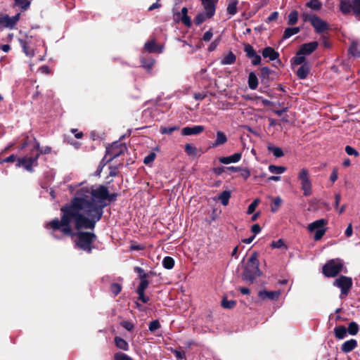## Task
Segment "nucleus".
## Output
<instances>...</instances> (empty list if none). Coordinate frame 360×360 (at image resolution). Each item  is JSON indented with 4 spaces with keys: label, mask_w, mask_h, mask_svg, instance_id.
Wrapping results in <instances>:
<instances>
[{
    "label": "nucleus",
    "mask_w": 360,
    "mask_h": 360,
    "mask_svg": "<svg viewBox=\"0 0 360 360\" xmlns=\"http://www.w3.org/2000/svg\"><path fill=\"white\" fill-rule=\"evenodd\" d=\"M82 187L77 191L70 205L61 208L60 220L54 219L48 222L45 227L51 229L52 236L58 238L54 233L57 230L65 236H75L77 248L90 253L96 235L89 232H72V224L76 229H94L96 222L102 217L103 209L107 205L109 197L108 190L104 186H89L82 182Z\"/></svg>",
    "instance_id": "1"
},
{
    "label": "nucleus",
    "mask_w": 360,
    "mask_h": 360,
    "mask_svg": "<svg viewBox=\"0 0 360 360\" xmlns=\"http://www.w3.org/2000/svg\"><path fill=\"white\" fill-rule=\"evenodd\" d=\"M51 151L49 146H46L40 148L39 143L36 141L31 150L30 155H26L22 158L18 159L17 167H22L25 169L30 172H33V167L37 165V160L40 154H49Z\"/></svg>",
    "instance_id": "2"
},
{
    "label": "nucleus",
    "mask_w": 360,
    "mask_h": 360,
    "mask_svg": "<svg viewBox=\"0 0 360 360\" xmlns=\"http://www.w3.org/2000/svg\"><path fill=\"white\" fill-rule=\"evenodd\" d=\"M257 256V253L255 252L250 256L242 274L243 279L250 283H252L262 274V271L259 269V262Z\"/></svg>",
    "instance_id": "3"
},
{
    "label": "nucleus",
    "mask_w": 360,
    "mask_h": 360,
    "mask_svg": "<svg viewBox=\"0 0 360 360\" xmlns=\"http://www.w3.org/2000/svg\"><path fill=\"white\" fill-rule=\"evenodd\" d=\"M304 22H309L318 34H321L329 29L328 23L315 14L304 13L302 15Z\"/></svg>",
    "instance_id": "4"
},
{
    "label": "nucleus",
    "mask_w": 360,
    "mask_h": 360,
    "mask_svg": "<svg viewBox=\"0 0 360 360\" xmlns=\"http://www.w3.org/2000/svg\"><path fill=\"white\" fill-rule=\"evenodd\" d=\"M297 179L304 196H309L312 193V184L309 179V171L306 168L300 169L297 174Z\"/></svg>",
    "instance_id": "5"
},
{
    "label": "nucleus",
    "mask_w": 360,
    "mask_h": 360,
    "mask_svg": "<svg viewBox=\"0 0 360 360\" xmlns=\"http://www.w3.org/2000/svg\"><path fill=\"white\" fill-rule=\"evenodd\" d=\"M326 225L327 221L324 219H320L309 224L307 226V230L311 233L315 231L314 239L316 241H318L320 240L325 235L326 231Z\"/></svg>",
    "instance_id": "6"
},
{
    "label": "nucleus",
    "mask_w": 360,
    "mask_h": 360,
    "mask_svg": "<svg viewBox=\"0 0 360 360\" xmlns=\"http://www.w3.org/2000/svg\"><path fill=\"white\" fill-rule=\"evenodd\" d=\"M342 266L340 259H331L323 266V273L327 277H334L341 271Z\"/></svg>",
    "instance_id": "7"
},
{
    "label": "nucleus",
    "mask_w": 360,
    "mask_h": 360,
    "mask_svg": "<svg viewBox=\"0 0 360 360\" xmlns=\"http://www.w3.org/2000/svg\"><path fill=\"white\" fill-rule=\"evenodd\" d=\"M333 285L340 289L341 293L340 297V298H344L347 296L352 286V280L350 277L340 276L334 281Z\"/></svg>",
    "instance_id": "8"
},
{
    "label": "nucleus",
    "mask_w": 360,
    "mask_h": 360,
    "mask_svg": "<svg viewBox=\"0 0 360 360\" xmlns=\"http://www.w3.org/2000/svg\"><path fill=\"white\" fill-rule=\"evenodd\" d=\"M19 19L20 13L12 17H9L8 15L0 16V24L6 27L12 29L14 27Z\"/></svg>",
    "instance_id": "9"
},
{
    "label": "nucleus",
    "mask_w": 360,
    "mask_h": 360,
    "mask_svg": "<svg viewBox=\"0 0 360 360\" xmlns=\"http://www.w3.org/2000/svg\"><path fill=\"white\" fill-rule=\"evenodd\" d=\"M144 49L149 53H161L164 51V46L157 44L155 40H148L145 43Z\"/></svg>",
    "instance_id": "10"
},
{
    "label": "nucleus",
    "mask_w": 360,
    "mask_h": 360,
    "mask_svg": "<svg viewBox=\"0 0 360 360\" xmlns=\"http://www.w3.org/2000/svg\"><path fill=\"white\" fill-rule=\"evenodd\" d=\"M205 130L202 125H195L193 127H186L181 130V134L184 136L198 135Z\"/></svg>",
    "instance_id": "11"
},
{
    "label": "nucleus",
    "mask_w": 360,
    "mask_h": 360,
    "mask_svg": "<svg viewBox=\"0 0 360 360\" xmlns=\"http://www.w3.org/2000/svg\"><path fill=\"white\" fill-rule=\"evenodd\" d=\"M281 290L276 291H266V290H261L258 293V296L263 300H276L281 295Z\"/></svg>",
    "instance_id": "12"
},
{
    "label": "nucleus",
    "mask_w": 360,
    "mask_h": 360,
    "mask_svg": "<svg viewBox=\"0 0 360 360\" xmlns=\"http://www.w3.org/2000/svg\"><path fill=\"white\" fill-rule=\"evenodd\" d=\"M318 46L319 44L317 41H311L302 45L299 51H301V53L307 56L314 52L317 49Z\"/></svg>",
    "instance_id": "13"
},
{
    "label": "nucleus",
    "mask_w": 360,
    "mask_h": 360,
    "mask_svg": "<svg viewBox=\"0 0 360 360\" xmlns=\"http://www.w3.org/2000/svg\"><path fill=\"white\" fill-rule=\"evenodd\" d=\"M203 6L204 12L208 13L209 15L214 16L215 14L216 7L214 0H200Z\"/></svg>",
    "instance_id": "14"
},
{
    "label": "nucleus",
    "mask_w": 360,
    "mask_h": 360,
    "mask_svg": "<svg viewBox=\"0 0 360 360\" xmlns=\"http://www.w3.org/2000/svg\"><path fill=\"white\" fill-rule=\"evenodd\" d=\"M262 56L264 58H269L270 60H275L278 58L279 53L276 51L272 47L267 46L262 51Z\"/></svg>",
    "instance_id": "15"
},
{
    "label": "nucleus",
    "mask_w": 360,
    "mask_h": 360,
    "mask_svg": "<svg viewBox=\"0 0 360 360\" xmlns=\"http://www.w3.org/2000/svg\"><path fill=\"white\" fill-rule=\"evenodd\" d=\"M241 157L242 154L240 153H236L230 156L220 158L219 162L225 165L236 163L241 159Z\"/></svg>",
    "instance_id": "16"
},
{
    "label": "nucleus",
    "mask_w": 360,
    "mask_h": 360,
    "mask_svg": "<svg viewBox=\"0 0 360 360\" xmlns=\"http://www.w3.org/2000/svg\"><path fill=\"white\" fill-rule=\"evenodd\" d=\"M117 146L118 144L115 143L110 148L107 149V153L110 155L109 160L116 158L122 153L124 147L122 146V144H119L120 148L117 149L116 147Z\"/></svg>",
    "instance_id": "17"
},
{
    "label": "nucleus",
    "mask_w": 360,
    "mask_h": 360,
    "mask_svg": "<svg viewBox=\"0 0 360 360\" xmlns=\"http://www.w3.org/2000/svg\"><path fill=\"white\" fill-rule=\"evenodd\" d=\"M357 346V341L354 339H350L345 341L341 346V350L344 353H349L355 349Z\"/></svg>",
    "instance_id": "18"
},
{
    "label": "nucleus",
    "mask_w": 360,
    "mask_h": 360,
    "mask_svg": "<svg viewBox=\"0 0 360 360\" xmlns=\"http://www.w3.org/2000/svg\"><path fill=\"white\" fill-rule=\"evenodd\" d=\"M227 141V137L226 134L221 131H217L216 134V139L214 143H212V147L215 148L219 146L224 144Z\"/></svg>",
    "instance_id": "19"
},
{
    "label": "nucleus",
    "mask_w": 360,
    "mask_h": 360,
    "mask_svg": "<svg viewBox=\"0 0 360 360\" xmlns=\"http://www.w3.org/2000/svg\"><path fill=\"white\" fill-rule=\"evenodd\" d=\"M352 2H351L349 0H340V10L343 14L347 15L350 13L351 11L352 10Z\"/></svg>",
    "instance_id": "20"
},
{
    "label": "nucleus",
    "mask_w": 360,
    "mask_h": 360,
    "mask_svg": "<svg viewBox=\"0 0 360 360\" xmlns=\"http://www.w3.org/2000/svg\"><path fill=\"white\" fill-rule=\"evenodd\" d=\"M18 41L25 55L29 57H32L34 56V51L28 46L27 39H19Z\"/></svg>",
    "instance_id": "21"
},
{
    "label": "nucleus",
    "mask_w": 360,
    "mask_h": 360,
    "mask_svg": "<svg viewBox=\"0 0 360 360\" xmlns=\"http://www.w3.org/2000/svg\"><path fill=\"white\" fill-rule=\"evenodd\" d=\"M334 333L336 338L344 339L347 335V328L343 326H339L334 328Z\"/></svg>",
    "instance_id": "22"
},
{
    "label": "nucleus",
    "mask_w": 360,
    "mask_h": 360,
    "mask_svg": "<svg viewBox=\"0 0 360 360\" xmlns=\"http://www.w3.org/2000/svg\"><path fill=\"white\" fill-rule=\"evenodd\" d=\"M300 31V27H288L285 30L284 33L283 34V39H287L290 37L299 33Z\"/></svg>",
    "instance_id": "23"
},
{
    "label": "nucleus",
    "mask_w": 360,
    "mask_h": 360,
    "mask_svg": "<svg viewBox=\"0 0 360 360\" xmlns=\"http://www.w3.org/2000/svg\"><path fill=\"white\" fill-rule=\"evenodd\" d=\"M349 53L355 58L360 57V46L356 41H352L349 48Z\"/></svg>",
    "instance_id": "24"
},
{
    "label": "nucleus",
    "mask_w": 360,
    "mask_h": 360,
    "mask_svg": "<svg viewBox=\"0 0 360 360\" xmlns=\"http://www.w3.org/2000/svg\"><path fill=\"white\" fill-rule=\"evenodd\" d=\"M142 67L147 71H150L153 66L154 65L155 60L153 58H143L141 60Z\"/></svg>",
    "instance_id": "25"
},
{
    "label": "nucleus",
    "mask_w": 360,
    "mask_h": 360,
    "mask_svg": "<svg viewBox=\"0 0 360 360\" xmlns=\"http://www.w3.org/2000/svg\"><path fill=\"white\" fill-rule=\"evenodd\" d=\"M309 72V68L308 65L304 64L301 65L297 71V77L301 79H305Z\"/></svg>",
    "instance_id": "26"
},
{
    "label": "nucleus",
    "mask_w": 360,
    "mask_h": 360,
    "mask_svg": "<svg viewBox=\"0 0 360 360\" xmlns=\"http://www.w3.org/2000/svg\"><path fill=\"white\" fill-rule=\"evenodd\" d=\"M236 59V56L231 51L223 57L221 60V64L224 65H231L235 63Z\"/></svg>",
    "instance_id": "27"
},
{
    "label": "nucleus",
    "mask_w": 360,
    "mask_h": 360,
    "mask_svg": "<svg viewBox=\"0 0 360 360\" xmlns=\"http://www.w3.org/2000/svg\"><path fill=\"white\" fill-rule=\"evenodd\" d=\"M248 86L252 90L256 89L258 86V79L254 72H250L248 75Z\"/></svg>",
    "instance_id": "28"
},
{
    "label": "nucleus",
    "mask_w": 360,
    "mask_h": 360,
    "mask_svg": "<svg viewBox=\"0 0 360 360\" xmlns=\"http://www.w3.org/2000/svg\"><path fill=\"white\" fill-rule=\"evenodd\" d=\"M231 192L230 191H224L218 197V200L221 201V203L226 206L229 204V200L231 198Z\"/></svg>",
    "instance_id": "29"
},
{
    "label": "nucleus",
    "mask_w": 360,
    "mask_h": 360,
    "mask_svg": "<svg viewBox=\"0 0 360 360\" xmlns=\"http://www.w3.org/2000/svg\"><path fill=\"white\" fill-rule=\"evenodd\" d=\"M213 16L212 15H209L208 13H207L206 12H202L196 15L194 22L197 25H200L206 20L210 19Z\"/></svg>",
    "instance_id": "30"
},
{
    "label": "nucleus",
    "mask_w": 360,
    "mask_h": 360,
    "mask_svg": "<svg viewBox=\"0 0 360 360\" xmlns=\"http://www.w3.org/2000/svg\"><path fill=\"white\" fill-rule=\"evenodd\" d=\"M115 344L116 347L120 349L127 351L129 349L128 343L120 337L115 338Z\"/></svg>",
    "instance_id": "31"
},
{
    "label": "nucleus",
    "mask_w": 360,
    "mask_h": 360,
    "mask_svg": "<svg viewBox=\"0 0 360 360\" xmlns=\"http://www.w3.org/2000/svg\"><path fill=\"white\" fill-rule=\"evenodd\" d=\"M359 330V325L354 322L352 321L349 323L348 328L347 329V332L349 333L351 335H355L358 333Z\"/></svg>",
    "instance_id": "32"
},
{
    "label": "nucleus",
    "mask_w": 360,
    "mask_h": 360,
    "mask_svg": "<svg viewBox=\"0 0 360 360\" xmlns=\"http://www.w3.org/2000/svg\"><path fill=\"white\" fill-rule=\"evenodd\" d=\"M307 6L314 11H319L322 7V4L319 0H310L307 3Z\"/></svg>",
    "instance_id": "33"
},
{
    "label": "nucleus",
    "mask_w": 360,
    "mask_h": 360,
    "mask_svg": "<svg viewBox=\"0 0 360 360\" xmlns=\"http://www.w3.org/2000/svg\"><path fill=\"white\" fill-rule=\"evenodd\" d=\"M238 0H232L227 6V12L229 14L233 15L237 13Z\"/></svg>",
    "instance_id": "34"
},
{
    "label": "nucleus",
    "mask_w": 360,
    "mask_h": 360,
    "mask_svg": "<svg viewBox=\"0 0 360 360\" xmlns=\"http://www.w3.org/2000/svg\"><path fill=\"white\" fill-rule=\"evenodd\" d=\"M268 150L271 152L276 158H281L284 155L282 149L279 147L270 145L268 146Z\"/></svg>",
    "instance_id": "35"
},
{
    "label": "nucleus",
    "mask_w": 360,
    "mask_h": 360,
    "mask_svg": "<svg viewBox=\"0 0 360 360\" xmlns=\"http://www.w3.org/2000/svg\"><path fill=\"white\" fill-rule=\"evenodd\" d=\"M286 170V168L283 166H276L271 165L269 166V171L273 174H281Z\"/></svg>",
    "instance_id": "36"
},
{
    "label": "nucleus",
    "mask_w": 360,
    "mask_h": 360,
    "mask_svg": "<svg viewBox=\"0 0 360 360\" xmlns=\"http://www.w3.org/2000/svg\"><path fill=\"white\" fill-rule=\"evenodd\" d=\"M146 274L141 277V283L136 290V292H144L145 290L148 286V281L146 279Z\"/></svg>",
    "instance_id": "37"
},
{
    "label": "nucleus",
    "mask_w": 360,
    "mask_h": 360,
    "mask_svg": "<svg viewBox=\"0 0 360 360\" xmlns=\"http://www.w3.org/2000/svg\"><path fill=\"white\" fill-rule=\"evenodd\" d=\"M352 11L358 20H360V0L352 1Z\"/></svg>",
    "instance_id": "38"
},
{
    "label": "nucleus",
    "mask_w": 360,
    "mask_h": 360,
    "mask_svg": "<svg viewBox=\"0 0 360 360\" xmlns=\"http://www.w3.org/2000/svg\"><path fill=\"white\" fill-rule=\"evenodd\" d=\"M163 266L167 269H171L174 265V260L171 257H165L162 261Z\"/></svg>",
    "instance_id": "39"
},
{
    "label": "nucleus",
    "mask_w": 360,
    "mask_h": 360,
    "mask_svg": "<svg viewBox=\"0 0 360 360\" xmlns=\"http://www.w3.org/2000/svg\"><path fill=\"white\" fill-rule=\"evenodd\" d=\"M298 20V13L297 11H292L288 15V24L294 25L297 22Z\"/></svg>",
    "instance_id": "40"
},
{
    "label": "nucleus",
    "mask_w": 360,
    "mask_h": 360,
    "mask_svg": "<svg viewBox=\"0 0 360 360\" xmlns=\"http://www.w3.org/2000/svg\"><path fill=\"white\" fill-rule=\"evenodd\" d=\"M282 203V199L280 197H276L273 200V204L271 206V211L272 212H276L278 207L281 206Z\"/></svg>",
    "instance_id": "41"
},
{
    "label": "nucleus",
    "mask_w": 360,
    "mask_h": 360,
    "mask_svg": "<svg viewBox=\"0 0 360 360\" xmlns=\"http://www.w3.org/2000/svg\"><path fill=\"white\" fill-rule=\"evenodd\" d=\"M179 127L177 126H172V127H162L160 128V132L162 134H172L174 131L178 130Z\"/></svg>",
    "instance_id": "42"
},
{
    "label": "nucleus",
    "mask_w": 360,
    "mask_h": 360,
    "mask_svg": "<svg viewBox=\"0 0 360 360\" xmlns=\"http://www.w3.org/2000/svg\"><path fill=\"white\" fill-rule=\"evenodd\" d=\"M110 289L113 296L115 297L120 292L122 287L120 284L114 283L110 285Z\"/></svg>",
    "instance_id": "43"
},
{
    "label": "nucleus",
    "mask_w": 360,
    "mask_h": 360,
    "mask_svg": "<svg viewBox=\"0 0 360 360\" xmlns=\"http://www.w3.org/2000/svg\"><path fill=\"white\" fill-rule=\"evenodd\" d=\"M236 301L229 300L226 298H224L221 301V306L226 309H231L236 305Z\"/></svg>",
    "instance_id": "44"
},
{
    "label": "nucleus",
    "mask_w": 360,
    "mask_h": 360,
    "mask_svg": "<svg viewBox=\"0 0 360 360\" xmlns=\"http://www.w3.org/2000/svg\"><path fill=\"white\" fill-rule=\"evenodd\" d=\"M185 151L189 155H195L197 154V148L190 143L185 146Z\"/></svg>",
    "instance_id": "45"
},
{
    "label": "nucleus",
    "mask_w": 360,
    "mask_h": 360,
    "mask_svg": "<svg viewBox=\"0 0 360 360\" xmlns=\"http://www.w3.org/2000/svg\"><path fill=\"white\" fill-rule=\"evenodd\" d=\"M305 60V55L303 53H301V51H299L296 55V56L294 58V63L296 65H301L304 62Z\"/></svg>",
    "instance_id": "46"
},
{
    "label": "nucleus",
    "mask_w": 360,
    "mask_h": 360,
    "mask_svg": "<svg viewBox=\"0 0 360 360\" xmlns=\"http://www.w3.org/2000/svg\"><path fill=\"white\" fill-rule=\"evenodd\" d=\"M160 328V323L158 320H154L150 322L148 329L151 333L155 332Z\"/></svg>",
    "instance_id": "47"
},
{
    "label": "nucleus",
    "mask_w": 360,
    "mask_h": 360,
    "mask_svg": "<svg viewBox=\"0 0 360 360\" xmlns=\"http://www.w3.org/2000/svg\"><path fill=\"white\" fill-rule=\"evenodd\" d=\"M15 3L24 10L28 8L30 5V1L28 0H15Z\"/></svg>",
    "instance_id": "48"
},
{
    "label": "nucleus",
    "mask_w": 360,
    "mask_h": 360,
    "mask_svg": "<svg viewBox=\"0 0 360 360\" xmlns=\"http://www.w3.org/2000/svg\"><path fill=\"white\" fill-rule=\"evenodd\" d=\"M176 360H186V353L183 350L174 349L172 351Z\"/></svg>",
    "instance_id": "49"
},
{
    "label": "nucleus",
    "mask_w": 360,
    "mask_h": 360,
    "mask_svg": "<svg viewBox=\"0 0 360 360\" xmlns=\"http://www.w3.org/2000/svg\"><path fill=\"white\" fill-rule=\"evenodd\" d=\"M244 51L246 53V55L248 58L252 57L254 54L256 53L253 47L250 44H245L244 47Z\"/></svg>",
    "instance_id": "50"
},
{
    "label": "nucleus",
    "mask_w": 360,
    "mask_h": 360,
    "mask_svg": "<svg viewBox=\"0 0 360 360\" xmlns=\"http://www.w3.org/2000/svg\"><path fill=\"white\" fill-rule=\"evenodd\" d=\"M259 202V200L258 198L253 200V202L248 206V211H247L248 214H250L255 212Z\"/></svg>",
    "instance_id": "51"
},
{
    "label": "nucleus",
    "mask_w": 360,
    "mask_h": 360,
    "mask_svg": "<svg viewBox=\"0 0 360 360\" xmlns=\"http://www.w3.org/2000/svg\"><path fill=\"white\" fill-rule=\"evenodd\" d=\"M155 153H150L148 155H146L143 159V162L146 165H148L154 161L155 158Z\"/></svg>",
    "instance_id": "52"
},
{
    "label": "nucleus",
    "mask_w": 360,
    "mask_h": 360,
    "mask_svg": "<svg viewBox=\"0 0 360 360\" xmlns=\"http://www.w3.org/2000/svg\"><path fill=\"white\" fill-rule=\"evenodd\" d=\"M115 360H133L130 356L124 353H117L115 354Z\"/></svg>",
    "instance_id": "53"
},
{
    "label": "nucleus",
    "mask_w": 360,
    "mask_h": 360,
    "mask_svg": "<svg viewBox=\"0 0 360 360\" xmlns=\"http://www.w3.org/2000/svg\"><path fill=\"white\" fill-rule=\"evenodd\" d=\"M121 326L128 331H131L134 328V324L129 321H124L121 322Z\"/></svg>",
    "instance_id": "54"
},
{
    "label": "nucleus",
    "mask_w": 360,
    "mask_h": 360,
    "mask_svg": "<svg viewBox=\"0 0 360 360\" xmlns=\"http://www.w3.org/2000/svg\"><path fill=\"white\" fill-rule=\"evenodd\" d=\"M345 152L349 155H354L355 157L359 155V153L352 146H347L345 147Z\"/></svg>",
    "instance_id": "55"
},
{
    "label": "nucleus",
    "mask_w": 360,
    "mask_h": 360,
    "mask_svg": "<svg viewBox=\"0 0 360 360\" xmlns=\"http://www.w3.org/2000/svg\"><path fill=\"white\" fill-rule=\"evenodd\" d=\"M240 176L244 179H247L250 176V171L246 168H241L240 170Z\"/></svg>",
    "instance_id": "56"
},
{
    "label": "nucleus",
    "mask_w": 360,
    "mask_h": 360,
    "mask_svg": "<svg viewBox=\"0 0 360 360\" xmlns=\"http://www.w3.org/2000/svg\"><path fill=\"white\" fill-rule=\"evenodd\" d=\"M271 246L273 248H281L285 246V243L282 239H279L276 241H273Z\"/></svg>",
    "instance_id": "57"
},
{
    "label": "nucleus",
    "mask_w": 360,
    "mask_h": 360,
    "mask_svg": "<svg viewBox=\"0 0 360 360\" xmlns=\"http://www.w3.org/2000/svg\"><path fill=\"white\" fill-rule=\"evenodd\" d=\"M250 58L252 59V63L253 65H258L261 63V56L257 53L254 54V56Z\"/></svg>",
    "instance_id": "58"
},
{
    "label": "nucleus",
    "mask_w": 360,
    "mask_h": 360,
    "mask_svg": "<svg viewBox=\"0 0 360 360\" xmlns=\"http://www.w3.org/2000/svg\"><path fill=\"white\" fill-rule=\"evenodd\" d=\"M213 33L212 30H208L202 36V40L205 41H209L212 39Z\"/></svg>",
    "instance_id": "59"
},
{
    "label": "nucleus",
    "mask_w": 360,
    "mask_h": 360,
    "mask_svg": "<svg viewBox=\"0 0 360 360\" xmlns=\"http://www.w3.org/2000/svg\"><path fill=\"white\" fill-rule=\"evenodd\" d=\"M181 22L187 27H190L191 25V18L188 15L182 16Z\"/></svg>",
    "instance_id": "60"
},
{
    "label": "nucleus",
    "mask_w": 360,
    "mask_h": 360,
    "mask_svg": "<svg viewBox=\"0 0 360 360\" xmlns=\"http://www.w3.org/2000/svg\"><path fill=\"white\" fill-rule=\"evenodd\" d=\"M219 43V39L214 40L209 46V48H208L209 51H213L217 48Z\"/></svg>",
    "instance_id": "61"
},
{
    "label": "nucleus",
    "mask_w": 360,
    "mask_h": 360,
    "mask_svg": "<svg viewBox=\"0 0 360 360\" xmlns=\"http://www.w3.org/2000/svg\"><path fill=\"white\" fill-rule=\"evenodd\" d=\"M278 17V13L277 11L272 12L268 17L266 22H271L276 20Z\"/></svg>",
    "instance_id": "62"
},
{
    "label": "nucleus",
    "mask_w": 360,
    "mask_h": 360,
    "mask_svg": "<svg viewBox=\"0 0 360 360\" xmlns=\"http://www.w3.org/2000/svg\"><path fill=\"white\" fill-rule=\"evenodd\" d=\"M137 294L139 295V300L143 303H147L149 301V298L145 296L144 292H137Z\"/></svg>",
    "instance_id": "63"
},
{
    "label": "nucleus",
    "mask_w": 360,
    "mask_h": 360,
    "mask_svg": "<svg viewBox=\"0 0 360 360\" xmlns=\"http://www.w3.org/2000/svg\"><path fill=\"white\" fill-rule=\"evenodd\" d=\"M251 231L255 236L256 234H258L261 231V228L258 224H255L252 226Z\"/></svg>",
    "instance_id": "64"
}]
</instances>
